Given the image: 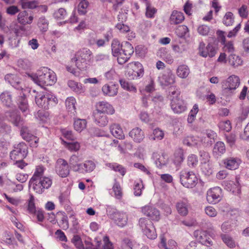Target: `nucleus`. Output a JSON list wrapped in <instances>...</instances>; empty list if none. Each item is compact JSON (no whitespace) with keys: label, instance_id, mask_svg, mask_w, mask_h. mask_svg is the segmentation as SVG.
Instances as JSON below:
<instances>
[{"label":"nucleus","instance_id":"obj_37","mask_svg":"<svg viewBox=\"0 0 249 249\" xmlns=\"http://www.w3.org/2000/svg\"><path fill=\"white\" fill-rule=\"evenodd\" d=\"M152 158L155 160V163L158 168H161L162 166L165 165L166 163L165 156L163 154L160 155L157 152H154Z\"/></svg>","mask_w":249,"mask_h":249},{"label":"nucleus","instance_id":"obj_23","mask_svg":"<svg viewBox=\"0 0 249 249\" xmlns=\"http://www.w3.org/2000/svg\"><path fill=\"white\" fill-rule=\"evenodd\" d=\"M18 105L19 109L25 115H26L29 113L28 101L24 94H23L19 97L18 100Z\"/></svg>","mask_w":249,"mask_h":249},{"label":"nucleus","instance_id":"obj_61","mask_svg":"<svg viewBox=\"0 0 249 249\" xmlns=\"http://www.w3.org/2000/svg\"><path fill=\"white\" fill-rule=\"evenodd\" d=\"M89 3L87 0H81L78 4V12L79 13L84 15L87 13L86 9L89 6Z\"/></svg>","mask_w":249,"mask_h":249},{"label":"nucleus","instance_id":"obj_27","mask_svg":"<svg viewBox=\"0 0 249 249\" xmlns=\"http://www.w3.org/2000/svg\"><path fill=\"white\" fill-rule=\"evenodd\" d=\"M110 130L112 135L116 138L123 139L124 138L123 130L119 124H111L110 126Z\"/></svg>","mask_w":249,"mask_h":249},{"label":"nucleus","instance_id":"obj_29","mask_svg":"<svg viewBox=\"0 0 249 249\" xmlns=\"http://www.w3.org/2000/svg\"><path fill=\"white\" fill-rule=\"evenodd\" d=\"M226 152L225 144L222 142H217L213 149V154L216 158H218Z\"/></svg>","mask_w":249,"mask_h":249},{"label":"nucleus","instance_id":"obj_15","mask_svg":"<svg viewBox=\"0 0 249 249\" xmlns=\"http://www.w3.org/2000/svg\"><path fill=\"white\" fill-rule=\"evenodd\" d=\"M171 107L174 112L177 113H181L186 109L184 101L178 97L172 99Z\"/></svg>","mask_w":249,"mask_h":249},{"label":"nucleus","instance_id":"obj_28","mask_svg":"<svg viewBox=\"0 0 249 249\" xmlns=\"http://www.w3.org/2000/svg\"><path fill=\"white\" fill-rule=\"evenodd\" d=\"M113 218L115 223L119 227H124L127 223V216L125 213L120 212Z\"/></svg>","mask_w":249,"mask_h":249},{"label":"nucleus","instance_id":"obj_35","mask_svg":"<svg viewBox=\"0 0 249 249\" xmlns=\"http://www.w3.org/2000/svg\"><path fill=\"white\" fill-rule=\"evenodd\" d=\"M190 72L189 67L184 64L179 65L177 69V75L180 78H186Z\"/></svg>","mask_w":249,"mask_h":249},{"label":"nucleus","instance_id":"obj_19","mask_svg":"<svg viewBox=\"0 0 249 249\" xmlns=\"http://www.w3.org/2000/svg\"><path fill=\"white\" fill-rule=\"evenodd\" d=\"M241 160L237 158L228 157L223 160L224 167L229 170H235L238 168Z\"/></svg>","mask_w":249,"mask_h":249},{"label":"nucleus","instance_id":"obj_49","mask_svg":"<svg viewBox=\"0 0 249 249\" xmlns=\"http://www.w3.org/2000/svg\"><path fill=\"white\" fill-rule=\"evenodd\" d=\"M143 185L142 180L135 181L134 184V194L135 196H140L142 195Z\"/></svg>","mask_w":249,"mask_h":249},{"label":"nucleus","instance_id":"obj_3","mask_svg":"<svg viewBox=\"0 0 249 249\" xmlns=\"http://www.w3.org/2000/svg\"><path fill=\"white\" fill-rule=\"evenodd\" d=\"M35 100L38 107L44 109H48L57 103L56 97L48 93L37 95L36 96Z\"/></svg>","mask_w":249,"mask_h":249},{"label":"nucleus","instance_id":"obj_53","mask_svg":"<svg viewBox=\"0 0 249 249\" xmlns=\"http://www.w3.org/2000/svg\"><path fill=\"white\" fill-rule=\"evenodd\" d=\"M48 21L45 17H41L39 18L38 21V26L41 32H46L48 29Z\"/></svg>","mask_w":249,"mask_h":249},{"label":"nucleus","instance_id":"obj_52","mask_svg":"<svg viewBox=\"0 0 249 249\" xmlns=\"http://www.w3.org/2000/svg\"><path fill=\"white\" fill-rule=\"evenodd\" d=\"M119 82L122 88L124 89L130 91H136L137 89L136 87L125 80L120 79Z\"/></svg>","mask_w":249,"mask_h":249},{"label":"nucleus","instance_id":"obj_63","mask_svg":"<svg viewBox=\"0 0 249 249\" xmlns=\"http://www.w3.org/2000/svg\"><path fill=\"white\" fill-rule=\"evenodd\" d=\"M199 156L201 163H209L210 160V156L208 152L204 150L200 151Z\"/></svg>","mask_w":249,"mask_h":249},{"label":"nucleus","instance_id":"obj_6","mask_svg":"<svg viewBox=\"0 0 249 249\" xmlns=\"http://www.w3.org/2000/svg\"><path fill=\"white\" fill-rule=\"evenodd\" d=\"M138 225L143 234L148 238L154 239L157 237L155 227L151 220L145 217L140 218Z\"/></svg>","mask_w":249,"mask_h":249},{"label":"nucleus","instance_id":"obj_33","mask_svg":"<svg viewBox=\"0 0 249 249\" xmlns=\"http://www.w3.org/2000/svg\"><path fill=\"white\" fill-rule=\"evenodd\" d=\"M236 220L234 219H230L221 225V230L224 232H228L231 231L236 225Z\"/></svg>","mask_w":249,"mask_h":249},{"label":"nucleus","instance_id":"obj_4","mask_svg":"<svg viewBox=\"0 0 249 249\" xmlns=\"http://www.w3.org/2000/svg\"><path fill=\"white\" fill-rule=\"evenodd\" d=\"M181 184L186 188H193L197 183V178L194 172L186 169L182 170L179 173Z\"/></svg>","mask_w":249,"mask_h":249},{"label":"nucleus","instance_id":"obj_56","mask_svg":"<svg viewBox=\"0 0 249 249\" xmlns=\"http://www.w3.org/2000/svg\"><path fill=\"white\" fill-rule=\"evenodd\" d=\"M164 135L163 131L157 128L153 130V135L150 136V139L152 140H160L163 138Z\"/></svg>","mask_w":249,"mask_h":249},{"label":"nucleus","instance_id":"obj_48","mask_svg":"<svg viewBox=\"0 0 249 249\" xmlns=\"http://www.w3.org/2000/svg\"><path fill=\"white\" fill-rule=\"evenodd\" d=\"M5 80L13 87L16 88V86L19 84L17 76L11 73L7 74L5 76Z\"/></svg>","mask_w":249,"mask_h":249},{"label":"nucleus","instance_id":"obj_26","mask_svg":"<svg viewBox=\"0 0 249 249\" xmlns=\"http://www.w3.org/2000/svg\"><path fill=\"white\" fill-rule=\"evenodd\" d=\"M176 208L178 213L181 216H186L188 213L189 203L186 200L178 202Z\"/></svg>","mask_w":249,"mask_h":249},{"label":"nucleus","instance_id":"obj_12","mask_svg":"<svg viewBox=\"0 0 249 249\" xmlns=\"http://www.w3.org/2000/svg\"><path fill=\"white\" fill-rule=\"evenodd\" d=\"M193 234L195 238L201 243V245L210 246H212L213 244L212 240L209 238L208 234L206 231L201 230H196L194 232Z\"/></svg>","mask_w":249,"mask_h":249},{"label":"nucleus","instance_id":"obj_31","mask_svg":"<svg viewBox=\"0 0 249 249\" xmlns=\"http://www.w3.org/2000/svg\"><path fill=\"white\" fill-rule=\"evenodd\" d=\"M75 99L73 97L67 98L65 102L66 107L68 111L74 116L75 115L76 112L75 106Z\"/></svg>","mask_w":249,"mask_h":249},{"label":"nucleus","instance_id":"obj_20","mask_svg":"<svg viewBox=\"0 0 249 249\" xmlns=\"http://www.w3.org/2000/svg\"><path fill=\"white\" fill-rule=\"evenodd\" d=\"M96 110L104 112L105 114H113L115 110L113 106L107 102H100L96 106Z\"/></svg>","mask_w":249,"mask_h":249},{"label":"nucleus","instance_id":"obj_11","mask_svg":"<svg viewBox=\"0 0 249 249\" xmlns=\"http://www.w3.org/2000/svg\"><path fill=\"white\" fill-rule=\"evenodd\" d=\"M142 213L148 217L151 220L158 221L160 218V211L153 206L146 205L142 208Z\"/></svg>","mask_w":249,"mask_h":249},{"label":"nucleus","instance_id":"obj_21","mask_svg":"<svg viewBox=\"0 0 249 249\" xmlns=\"http://www.w3.org/2000/svg\"><path fill=\"white\" fill-rule=\"evenodd\" d=\"M7 117L15 126H18L22 124V120L17 110H13L7 112Z\"/></svg>","mask_w":249,"mask_h":249},{"label":"nucleus","instance_id":"obj_44","mask_svg":"<svg viewBox=\"0 0 249 249\" xmlns=\"http://www.w3.org/2000/svg\"><path fill=\"white\" fill-rule=\"evenodd\" d=\"M111 51L112 55L116 57L122 52L121 44L117 39H113L111 43Z\"/></svg>","mask_w":249,"mask_h":249},{"label":"nucleus","instance_id":"obj_47","mask_svg":"<svg viewBox=\"0 0 249 249\" xmlns=\"http://www.w3.org/2000/svg\"><path fill=\"white\" fill-rule=\"evenodd\" d=\"M114 181L115 182L113 186L112 189L114 193L115 197L118 199H121L123 196L121 187L116 179H114Z\"/></svg>","mask_w":249,"mask_h":249},{"label":"nucleus","instance_id":"obj_40","mask_svg":"<svg viewBox=\"0 0 249 249\" xmlns=\"http://www.w3.org/2000/svg\"><path fill=\"white\" fill-rule=\"evenodd\" d=\"M234 22V16L231 12L226 13L222 18V23L226 26H231Z\"/></svg>","mask_w":249,"mask_h":249},{"label":"nucleus","instance_id":"obj_58","mask_svg":"<svg viewBox=\"0 0 249 249\" xmlns=\"http://www.w3.org/2000/svg\"><path fill=\"white\" fill-rule=\"evenodd\" d=\"M28 14L26 11H22L18 13V22L23 25H25L28 22Z\"/></svg>","mask_w":249,"mask_h":249},{"label":"nucleus","instance_id":"obj_18","mask_svg":"<svg viewBox=\"0 0 249 249\" xmlns=\"http://www.w3.org/2000/svg\"><path fill=\"white\" fill-rule=\"evenodd\" d=\"M93 118L95 123L100 126H105L108 122L107 115L96 109L93 112Z\"/></svg>","mask_w":249,"mask_h":249},{"label":"nucleus","instance_id":"obj_42","mask_svg":"<svg viewBox=\"0 0 249 249\" xmlns=\"http://www.w3.org/2000/svg\"><path fill=\"white\" fill-rule=\"evenodd\" d=\"M220 237L222 241L230 248L232 249L235 247V242L233 238L228 234L222 233Z\"/></svg>","mask_w":249,"mask_h":249},{"label":"nucleus","instance_id":"obj_62","mask_svg":"<svg viewBox=\"0 0 249 249\" xmlns=\"http://www.w3.org/2000/svg\"><path fill=\"white\" fill-rule=\"evenodd\" d=\"M218 126L220 129L226 132H229L231 129V124L229 120L220 122L219 123Z\"/></svg>","mask_w":249,"mask_h":249},{"label":"nucleus","instance_id":"obj_43","mask_svg":"<svg viewBox=\"0 0 249 249\" xmlns=\"http://www.w3.org/2000/svg\"><path fill=\"white\" fill-rule=\"evenodd\" d=\"M107 166L114 171L119 172L122 176H124L126 173V169L118 163H109L107 164Z\"/></svg>","mask_w":249,"mask_h":249},{"label":"nucleus","instance_id":"obj_50","mask_svg":"<svg viewBox=\"0 0 249 249\" xmlns=\"http://www.w3.org/2000/svg\"><path fill=\"white\" fill-rule=\"evenodd\" d=\"M229 185L232 186V188L230 189V191H232L233 193H236L238 194L241 193V186L239 182V178L236 177L235 181H230Z\"/></svg>","mask_w":249,"mask_h":249},{"label":"nucleus","instance_id":"obj_5","mask_svg":"<svg viewBox=\"0 0 249 249\" xmlns=\"http://www.w3.org/2000/svg\"><path fill=\"white\" fill-rule=\"evenodd\" d=\"M52 183V179L46 177L32 181V182H29V187H32L33 190L36 193L41 194L45 192V190L50 188Z\"/></svg>","mask_w":249,"mask_h":249},{"label":"nucleus","instance_id":"obj_55","mask_svg":"<svg viewBox=\"0 0 249 249\" xmlns=\"http://www.w3.org/2000/svg\"><path fill=\"white\" fill-rule=\"evenodd\" d=\"M229 59L230 64L234 67L240 65L242 62L241 59L235 54H231L229 56Z\"/></svg>","mask_w":249,"mask_h":249},{"label":"nucleus","instance_id":"obj_17","mask_svg":"<svg viewBox=\"0 0 249 249\" xmlns=\"http://www.w3.org/2000/svg\"><path fill=\"white\" fill-rule=\"evenodd\" d=\"M216 137V133L213 130H206L201 138V142L205 146H210L214 142Z\"/></svg>","mask_w":249,"mask_h":249},{"label":"nucleus","instance_id":"obj_45","mask_svg":"<svg viewBox=\"0 0 249 249\" xmlns=\"http://www.w3.org/2000/svg\"><path fill=\"white\" fill-rule=\"evenodd\" d=\"M5 238L4 242L9 246L12 248H16L18 247V244L15 239L9 233L6 232L5 233Z\"/></svg>","mask_w":249,"mask_h":249},{"label":"nucleus","instance_id":"obj_57","mask_svg":"<svg viewBox=\"0 0 249 249\" xmlns=\"http://www.w3.org/2000/svg\"><path fill=\"white\" fill-rule=\"evenodd\" d=\"M188 31V28L186 26L179 25L176 29L175 33L178 37H183Z\"/></svg>","mask_w":249,"mask_h":249},{"label":"nucleus","instance_id":"obj_25","mask_svg":"<svg viewBox=\"0 0 249 249\" xmlns=\"http://www.w3.org/2000/svg\"><path fill=\"white\" fill-rule=\"evenodd\" d=\"M118 89V85L112 84L109 85L106 84L102 87V90L105 95L109 96H114L117 94Z\"/></svg>","mask_w":249,"mask_h":249},{"label":"nucleus","instance_id":"obj_22","mask_svg":"<svg viewBox=\"0 0 249 249\" xmlns=\"http://www.w3.org/2000/svg\"><path fill=\"white\" fill-rule=\"evenodd\" d=\"M160 82L162 86H169L175 82V76L171 71L163 74L160 78Z\"/></svg>","mask_w":249,"mask_h":249},{"label":"nucleus","instance_id":"obj_9","mask_svg":"<svg viewBox=\"0 0 249 249\" xmlns=\"http://www.w3.org/2000/svg\"><path fill=\"white\" fill-rule=\"evenodd\" d=\"M144 70L142 65L139 62H136L131 68H129L125 73L129 80H134L143 75Z\"/></svg>","mask_w":249,"mask_h":249},{"label":"nucleus","instance_id":"obj_1","mask_svg":"<svg viewBox=\"0 0 249 249\" xmlns=\"http://www.w3.org/2000/svg\"><path fill=\"white\" fill-rule=\"evenodd\" d=\"M29 76L41 87L52 86L56 81L55 73L47 67H42L36 73L29 74Z\"/></svg>","mask_w":249,"mask_h":249},{"label":"nucleus","instance_id":"obj_13","mask_svg":"<svg viewBox=\"0 0 249 249\" xmlns=\"http://www.w3.org/2000/svg\"><path fill=\"white\" fill-rule=\"evenodd\" d=\"M198 50L200 55L204 57L207 56L213 57L216 53L215 48L211 44L209 43L205 47V44L203 42H200Z\"/></svg>","mask_w":249,"mask_h":249},{"label":"nucleus","instance_id":"obj_51","mask_svg":"<svg viewBox=\"0 0 249 249\" xmlns=\"http://www.w3.org/2000/svg\"><path fill=\"white\" fill-rule=\"evenodd\" d=\"M58 215L61 216V220L60 221V227L64 230H67L69 228V222L68 216L64 212H59L57 213Z\"/></svg>","mask_w":249,"mask_h":249},{"label":"nucleus","instance_id":"obj_39","mask_svg":"<svg viewBox=\"0 0 249 249\" xmlns=\"http://www.w3.org/2000/svg\"><path fill=\"white\" fill-rule=\"evenodd\" d=\"M0 100L6 107H10L12 104V95L9 92L4 91L0 95Z\"/></svg>","mask_w":249,"mask_h":249},{"label":"nucleus","instance_id":"obj_36","mask_svg":"<svg viewBox=\"0 0 249 249\" xmlns=\"http://www.w3.org/2000/svg\"><path fill=\"white\" fill-rule=\"evenodd\" d=\"M45 170V168L42 165L37 166L36 168L35 172L32 177L30 179L29 182H32V181L39 178L45 177L44 176Z\"/></svg>","mask_w":249,"mask_h":249},{"label":"nucleus","instance_id":"obj_30","mask_svg":"<svg viewBox=\"0 0 249 249\" xmlns=\"http://www.w3.org/2000/svg\"><path fill=\"white\" fill-rule=\"evenodd\" d=\"M80 161L79 157L76 154H73L70 157L69 160L70 166L74 172H78V169L81 165V163H79Z\"/></svg>","mask_w":249,"mask_h":249},{"label":"nucleus","instance_id":"obj_7","mask_svg":"<svg viewBox=\"0 0 249 249\" xmlns=\"http://www.w3.org/2000/svg\"><path fill=\"white\" fill-rule=\"evenodd\" d=\"M28 147L24 142H20L10 153V158L12 160H22L27 155Z\"/></svg>","mask_w":249,"mask_h":249},{"label":"nucleus","instance_id":"obj_64","mask_svg":"<svg viewBox=\"0 0 249 249\" xmlns=\"http://www.w3.org/2000/svg\"><path fill=\"white\" fill-rule=\"evenodd\" d=\"M120 212L118 211L116 208L111 206H107V215L112 219L116 216V214Z\"/></svg>","mask_w":249,"mask_h":249},{"label":"nucleus","instance_id":"obj_8","mask_svg":"<svg viewBox=\"0 0 249 249\" xmlns=\"http://www.w3.org/2000/svg\"><path fill=\"white\" fill-rule=\"evenodd\" d=\"M56 173L61 178H66L70 174V166L67 160L63 159H58L55 164Z\"/></svg>","mask_w":249,"mask_h":249},{"label":"nucleus","instance_id":"obj_2","mask_svg":"<svg viewBox=\"0 0 249 249\" xmlns=\"http://www.w3.org/2000/svg\"><path fill=\"white\" fill-rule=\"evenodd\" d=\"M92 55V53L89 49L82 48L75 53L71 61L75 63L78 69H83L87 67L88 63L90 62Z\"/></svg>","mask_w":249,"mask_h":249},{"label":"nucleus","instance_id":"obj_10","mask_svg":"<svg viewBox=\"0 0 249 249\" xmlns=\"http://www.w3.org/2000/svg\"><path fill=\"white\" fill-rule=\"evenodd\" d=\"M222 198V190L219 187L210 189L207 193V200L209 203L216 204Z\"/></svg>","mask_w":249,"mask_h":249},{"label":"nucleus","instance_id":"obj_59","mask_svg":"<svg viewBox=\"0 0 249 249\" xmlns=\"http://www.w3.org/2000/svg\"><path fill=\"white\" fill-rule=\"evenodd\" d=\"M197 163V157L196 155L191 154L188 157L187 164L190 167H195Z\"/></svg>","mask_w":249,"mask_h":249},{"label":"nucleus","instance_id":"obj_54","mask_svg":"<svg viewBox=\"0 0 249 249\" xmlns=\"http://www.w3.org/2000/svg\"><path fill=\"white\" fill-rule=\"evenodd\" d=\"M67 13L65 9L60 8L55 11L53 14L54 18L57 19H63L67 16Z\"/></svg>","mask_w":249,"mask_h":249},{"label":"nucleus","instance_id":"obj_14","mask_svg":"<svg viewBox=\"0 0 249 249\" xmlns=\"http://www.w3.org/2000/svg\"><path fill=\"white\" fill-rule=\"evenodd\" d=\"M239 78L234 75L229 77L227 79L223 82V88L225 90L229 91L234 90L240 85Z\"/></svg>","mask_w":249,"mask_h":249},{"label":"nucleus","instance_id":"obj_60","mask_svg":"<svg viewBox=\"0 0 249 249\" xmlns=\"http://www.w3.org/2000/svg\"><path fill=\"white\" fill-rule=\"evenodd\" d=\"M157 9L151 6L149 3L146 4L145 16L148 18H153L157 13Z\"/></svg>","mask_w":249,"mask_h":249},{"label":"nucleus","instance_id":"obj_38","mask_svg":"<svg viewBox=\"0 0 249 249\" xmlns=\"http://www.w3.org/2000/svg\"><path fill=\"white\" fill-rule=\"evenodd\" d=\"M184 159L183 150L180 148L176 150L173 159L174 164L177 166L179 165L183 162Z\"/></svg>","mask_w":249,"mask_h":249},{"label":"nucleus","instance_id":"obj_24","mask_svg":"<svg viewBox=\"0 0 249 249\" xmlns=\"http://www.w3.org/2000/svg\"><path fill=\"white\" fill-rule=\"evenodd\" d=\"M129 135L131 137L134 141L136 142H141L144 138L143 132L139 127L133 128L129 133Z\"/></svg>","mask_w":249,"mask_h":249},{"label":"nucleus","instance_id":"obj_34","mask_svg":"<svg viewBox=\"0 0 249 249\" xmlns=\"http://www.w3.org/2000/svg\"><path fill=\"white\" fill-rule=\"evenodd\" d=\"M20 134L22 138L27 142L34 141L35 143L37 142L36 138L29 131L27 128L22 127L20 131Z\"/></svg>","mask_w":249,"mask_h":249},{"label":"nucleus","instance_id":"obj_32","mask_svg":"<svg viewBox=\"0 0 249 249\" xmlns=\"http://www.w3.org/2000/svg\"><path fill=\"white\" fill-rule=\"evenodd\" d=\"M170 19L172 23L178 24L184 19V17L182 12L174 11L171 15Z\"/></svg>","mask_w":249,"mask_h":249},{"label":"nucleus","instance_id":"obj_46","mask_svg":"<svg viewBox=\"0 0 249 249\" xmlns=\"http://www.w3.org/2000/svg\"><path fill=\"white\" fill-rule=\"evenodd\" d=\"M122 52L126 53L127 56H131L134 53V49L132 45L127 41H125L121 44Z\"/></svg>","mask_w":249,"mask_h":249},{"label":"nucleus","instance_id":"obj_41","mask_svg":"<svg viewBox=\"0 0 249 249\" xmlns=\"http://www.w3.org/2000/svg\"><path fill=\"white\" fill-rule=\"evenodd\" d=\"M73 126L74 129L78 132H81L86 128L87 126V121L85 119H74Z\"/></svg>","mask_w":249,"mask_h":249},{"label":"nucleus","instance_id":"obj_16","mask_svg":"<svg viewBox=\"0 0 249 249\" xmlns=\"http://www.w3.org/2000/svg\"><path fill=\"white\" fill-rule=\"evenodd\" d=\"M80 166L78 169V172L85 174L92 172L95 169L96 164L93 160H87L81 163Z\"/></svg>","mask_w":249,"mask_h":249}]
</instances>
